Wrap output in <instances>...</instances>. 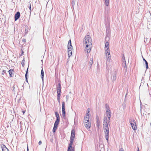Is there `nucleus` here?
<instances>
[{"instance_id": "f257e3e1", "label": "nucleus", "mask_w": 151, "mask_h": 151, "mask_svg": "<svg viewBox=\"0 0 151 151\" xmlns=\"http://www.w3.org/2000/svg\"><path fill=\"white\" fill-rule=\"evenodd\" d=\"M92 40L90 36H86L84 39L83 44L86 45L85 51L87 53H89L91 50V48L92 45Z\"/></svg>"}, {"instance_id": "f03ea898", "label": "nucleus", "mask_w": 151, "mask_h": 151, "mask_svg": "<svg viewBox=\"0 0 151 151\" xmlns=\"http://www.w3.org/2000/svg\"><path fill=\"white\" fill-rule=\"evenodd\" d=\"M109 43L107 41H106L105 44V50L106 60L108 61H109L111 59V56L109 52Z\"/></svg>"}, {"instance_id": "7ed1b4c3", "label": "nucleus", "mask_w": 151, "mask_h": 151, "mask_svg": "<svg viewBox=\"0 0 151 151\" xmlns=\"http://www.w3.org/2000/svg\"><path fill=\"white\" fill-rule=\"evenodd\" d=\"M75 130L74 129H72L71 130V136L70 139V142L69 144L68 148V151H70L72 147L73 140L75 138Z\"/></svg>"}, {"instance_id": "20e7f679", "label": "nucleus", "mask_w": 151, "mask_h": 151, "mask_svg": "<svg viewBox=\"0 0 151 151\" xmlns=\"http://www.w3.org/2000/svg\"><path fill=\"white\" fill-rule=\"evenodd\" d=\"M129 122L132 129L135 130H136L137 129V126L135 120L132 118H130L129 119Z\"/></svg>"}, {"instance_id": "39448f33", "label": "nucleus", "mask_w": 151, "mask_h": 151, "mask_svg": "<svg viewBox=\"0 0 151 151\" xmlns=\"http://www.w3.org/2000/svg\"><path fill=\"white\" fill-rule=\"evenodd\" d=\"M110 122V119H107L106 116L104 117V121L103 122V126L104 125H108L109 124V123Z\"/></svg>"}, {"instance_id": "423d86ee", "label": "nucleus", "mask_w": 151, "mask_h": 151, "mask_svg": "<svg viewBox=\"0 0 151 151\" xmlns=\"http://www.w3.org/2000/svg\"><path fill=\"white\" fill-rule=\"evenodd\" d=\"M62 113L63 117L65 118V103L64 101H63L62 102Z\"/></svg>"}, {"instance_id": "0eeeda50", "label": "nucleus", "mask_w": 151, "mask_h": 151, "mask_svg": "<svg viewBox=\"0 0 151 151\" xmlns=\"http://www.w3.org/2000/svg\"><path fill=\"white\" fill-rule=\"evenodd\" d=\"M20 16V13L19 12H17L15 14L14 16V19L15 21L18 19Z\"/></svg>"}, {"instance_id": "6e6552de", "label": "nucleus", "mask_w": 151, "mask_h": 151, "mask_svg": "<svg viewBox=\"0 0 151 151\" xmlns=\"http://www.w3.org/2000/svg\"><path fill=\"white\" fill-rule=\"evenodd\" d=\"M84 125L86 128L87 129L90 128L91 126V122H84Z\"/></svg>"}, {"instance_id": "1a4fd4ad", "label": "nucleus", "mask_w": 151, "mask_h": 151, "mask_svg": "<svg viewBox=\"0 0 151 151\" xmlns=\"http://www.w3.org/2000/svg\"><path fill=\"white\" fill-rule=\"evenodd\" d=\"M9 73L10 77H13L14 71V69H10L9 70Z\"/></svg>"}, {"instance_id": "9d476101", "label": "nucleus", "mask_w": 151, "mask_h": 151, "mask_svg": "<svg viewBox=\"0 0 151 151\" xmlns=\"http://www.w3.org/2000/svg\"><path fill=\"white\" fill-rule=\"evenodd\" d=\"M55 115L56 117V121H60V118L59 115V114L58 112L57 111H56L55 112Z\"/></svg>"}, {"instance_id": "9b49d317", "label": "nucleus", "mask_w": 151, "mask_h": 151, "mask_svg": "<svg viewBox=\"0 0 151 151\" xmlns=\"http://www.w3.org/2000/svg\"><path fill=\"white\" fill-rule=\"evenodd\" d=\"M103 127L104 132L109 131L108 125H104Z\"/></svg>"}, {"instance_id": "f8f14e48", "label": "nucleus", "mask_w": 151, "mask_h": 151, "mask_svg": "<svg viewBox=\"0 0 151 151\" xmlns=\"http://www.w3.org/2000/svg\"><path fill=\"white\" fill-rule=\"evenodd\" d=\"M106 113L108 119H110V118L111 116L110 110H107Z\"/></svg>"}, {"instance_id": "ddd939ff", "label": "nucleus", "mask_w": 151, "mask_h": 151, "mask_svg": "<svg viewBox=\"0 0 151 151\" xmlns=\"http://www.w3.org/2000/svg\"><path fill=\"white\" fill-rule=\"evenodd\" d=\"M93 57H92V58H90V60L89 61V63L90 65V66H89V69H90L91 68V67L92 65L93 64Z\"/></svg>"}, {"instance_id": "4468645a", "label": "nucleus", "mask_w": 151, "mask_h": 151, "mask_svg": "<svg viewBox=\"0 0 151 151\" xmlns=\"http://www.w3.org/2000/svg\"><path fill=\"white\" fill-rule=\"evenodd\" d=\"M105 133V138L107 140V141H108L109 139V131L104 132Z\"/></svg>"}, {"instance_id": "2eb2a0df", "label": "nucleus", "mask_w": 151, "mask_h": 151, "mask_svg": "<svg viewBox=\"0 0 151 151\" xmlns=\"http://www.w3.org/2000/svg\"><path fill=\"white\" fill-rule=\"evenodd\" d=\"M89 116H85L84 119V122H89Z\"/></svg>"}, {"instance_id": "dca6fc26", "label": "nucleus", "mask_w": 151, "mask_h": 151, "mask_svg": "<svg viewBox=\"0 0 151 151\" xmlns=\"http://www.w3.org/2000/svg\"><path fill=\"white\" fill-rule=\"evenodd\" d=\"M3 151H9L8 149L6 147L5 145H3L2 147Z\"/></svg>"}, {"instance_id": "f3484780", "label": "nucleus", "mask_w": 151, "mask_h": 151, "mask_svg": "<svg viewBox=\"0 0 151 151\" xmlns=\"http://www.w3.org/2000/svg\"><path fill=\"white\" fill-rule=\"evenodd\" d=\"M72 49H68V55L69 57H70L72 54Z\"/></svg>"}, {"instance_id": "a211bd4d", "label": "nucleus", "mask_w": 151, "mask_h": 151, "mask_svg": "<svg viewBox=\"0 0 151 151\" xmlns=\"http://www.w3.org/2000/svg\"><path fill=\"white\" fill-rule=\"evenodd\" d=\"M73 47L71 45V43H68V49H72Z\"/></svg>"}, {"instance_id": "6ab92c4d", "label": "nucleus", "mask_w": 151, "mask_h": 151, "mask_svg": "<svg viewBox=\"0 0 151 151\" xmlns=\"http://www.w3.org/2000/svg\"><path fill=\"white\" fill-rule=\"evenodd\" d=\"M143 60L145 61V64L146 66V69H147L148 68V63L144 58H143Z\"/></svg>"}, {"instance_id": "aec40b11", "label": "nucleus", "mask_w": 151, "mask_h": 151, "mask_svg": "<svg viewBox=\"0 0 151 151\" xmlns=\"http://www.w3.org/2000/svg\"><path fill=\"white\" fill-rule=\"evenodd\" d=\"M122 66L124 68L127 69L126 63L125 61H122Z\"/></svg>"}, {"instance_id": "412c9836", "label": "nucleus", "mask_w": 151, "mask_h": 151, "mask_svg": "<svg viewBox=\"0 0 151 151\" xmlns=\"http://www.w3.org/2000/svg\"><path fill=\"white\" fill-rule=\"evenodd\" d=\"M41 78L42 80V81H43V78H44V71L43 70V69H42L41 70Z\"/></svg>"}, {"instance_id": "4be33fe9", "label": "nucleus", "mask_w": 151, "mask_h": 151, "mask_svg": "<svg viewBox=\"0 0 151 151\" xmlns=\"http://www.w3.org/2000/svg\"><path fill=\"white\" fill-rule=\"evenodd\" d=\"M116 75L115 73L112 76V81H114L116 80Z\"/></svg>"}, {"instance_id": "5701e85b", "label": "nucleus", "mask_w": 151, "mask_h": 151, "mask_svg": "<svg viewBox=\"0 0 151 151\" xmlns=\"http://www.w3.org/2000/svg\"><path fill=\"white\" fill-rule=\"evenodd\" d=\"M57 90H61V85L60 83H58L57 87Z\"/></svg>"}, {"instance_id": "b1692460", "label": "nucleus", "mask_w": 151, "mask_h": 151, "mask_svg": "<svg viewBox=\"0 0 151 151\" xmlns=\"http://www.w3.org/2000/svg\"><path fill=\"white\" fill-rule=\"evenodd\" d=\"M105 107H106V111L107 110H110L109 109V105L108 104H106Z\"/></svg>"}, {"instance_id": "393cba45", "label": "nucleus", "mask_w": 151, "mask_h": 151, "mask_svg": "<svg viewBox=\"0 0 151 151\" xmlns=\"http://www.w3.org/2000/svg\"><path fill=\"white\" fill-rule=\"evenodd\" d=\"M59 122H60V121H55L54 123V126L58 127V125L59 123Z\"/></svg>"}, {"instance_id": "a878e982", "label": "nucleus", "mask_w": 151, "mask_h": 151, "mask_svg": "<svg viewBox=\"0 0 151 151\" xmlns=\"http://www.w3.org/2000/svg\"><path fill=\"white\" fill-rule=\"evenodd\" d=\"M96 127L97 128V129L98 131H99V130L100 127V123L99 124H96Z\"/></svg>"}, {"instance_id": "bb28decb", "label": "nucleus", "mask_w": 151, "mask_h": 151, "mask_svg": "<svg viewBox=\"0 0 151 151\" xmlns=\"http://www.w3.org/2000/svg\"><path fill=\"white\" fill-rule=\"evenodd\" d=\"M105 4L106 5L108 6L109 5V0H104Z\"/></svg>"}, {"instance_id": "cd10ccee", "label": "nucleus", "mask_w": 151, "mask_h": 151, "mask_svg": "<svg viewBox=\"0 0 151 151\" xmlns=\"http://www.w3.org/2000/svg\"><path fill=\"white\" fill-rule=\"evenodd\" d=\"M57 95L60 96L61 93V90H57Z\"/></svg>"}, {"instance_id": "c85d7f7f", "label": "nucleus", "mask_w": 151, "mask_h": 151, "mask_svg": "<svg viewBox=\"0 0 151 151\" xmlns=\"http://www.w3.org/2000/svg\"><path fill=\"white\" fill-rule=\"evenodd\" d=\"M28 68H27V70L26 71V73L25 74V77L26 78V80H27V73H28Z\"/></svg>"}, {"instance_id": "c756f323", "label": "nucleus", "mask_w": 151, "mask_h": 151, "mask_svg": "<svg viewBox=\"0 0 151 151\" xmlns=\"http://www.w3.org/2000/svg\"><path fill=\"white\" fill-rule=\"evenodd\" d=\"M76 0H72V5L73 7L74 6L75 4V3L76 2Z\"/></svg>"}, {"instance_id": "7c9ffc66", "label": "nucleus", "mask_w": 151, "mask_h": 151, "mask_svg": "<svg viewBox=\"0 0 151 151\" xmlns=\"http://www.w3.org/2000/svg\"><path fill=\"white\" fill-rule=\"evenodd\" d=\"M25 63V61L24 59L23 60H22V63H21L22 65L23 66H24V65Z\"/></svg>"}, {"instance_id": "2f4dec72", "label": "nucleus", "mask_w": 151, "mask_h": 151, "mask_svg": "<svg viewBox=\"0 0 151 151\" xmlns=\"http://www.w3.org/2000/svg\"><path fill=\"white\" fill-rule=\"evenodd\" d=\"M25 32L26 33H27L28 31V27H26L25 30Z\"/></svg>"}, {"instance_id": "473e14b6", "label": "nucleus", "mask_w": 151, "mask_h": 151, "mask_svg": "<svg viewBox=\"0 0 151 151\" xmlns=\"http://www.w3.org/2000/svg\"><path fill=\"white\" fill-rule=\"evenodd\" d=\"M29 10H30V12L31 13L32 10H31V3H30V1L29 2Z\"/></svg>"}, {"instance_id": "72a5a7b5", "label": "nucleus", "mask_w": 151, "mask_h": 151, "mask_svg": "<svg viewBox=\"0 0 151 151\" xmlns=\"http://www.w3.org/2000/svg\"><path fill=\"white\" fill-rule=\"evenodd\" d=\"M60 96L57 95V99L58 100H59L60 99Z\"/></svg>"}, {"instance_id": "f704fd0d", "label": "nucleus", "mask_w": 151, "mask_h": 151, "mask_svg": "<svg viewBox=\"0 0 151 151\" xmlns=\"http://www.w3.org/2000/svg\"><path fill=\"white\" fill-rule=\"evenodd\" d=\"M122 61H125V58L124 57V55H123V56H122Z\"/></svg>"}, {"instance_id": "c9c22d12", "label": "nucleus", "mask_w": 151, "mask_h": 151, "mask_svg": "<svg viewBox=\"0 0 151 151\" xmlns=\"http://www.w3.org/2000/svg\"><path fill=\"white\" fill-rule=\"evenodd\" d=\"M67 151H68V150H67ZM70 151H75L74 148V147H73L72 148V147Z\"/></svg>"}, {"instance_id": "e433bc0d", "label": "nucleus", "mask_w": 151, "mask_h": 151, "mask_svg": "<svg viewBox=\"0 0 151 151\" xmlns=\"http://www.w3.org/2000/svg\"><path fill=\"white\" fill-rule=\"evenodd\" d=\"M96 124H99L100 123L99 119L96 120Z\"/></svg>"}, {"instance_id": "4c0bfd02", "label": "nucleus", "mask_w": 151, "mask_h": 151, "mask_svg": "<svg viewBox=\"0 0 151 151\" xmlns=\"http://www.w3.org/2000/svg\"><path fill=\"white\" fill-rule=\"evenodd\" d=\"M58 127H57V126H54V127H53V128L54 129H57V128H58Z\"/></svg>"}, {"instance_id": "58836bf2", "label": "nucleus", "mask_w": 151, "mask_h": 151, "mask_svg": "<svg viewBox=\"0 0 151 151\" xmlns=\"http://www.w3.org/2000/svg\"><path fill=\"white\" fill-rule=\"evenodd\" d=\"M56 129L53 128V129H52V132L53 133H54L56 131Z\"/></svg>"}, {"instance_id": "ea45409f", "label": "nucleus", "mask_w": 151, "mask_h": 151, "mask_svg": "<svg viewBox=\"0 0 151 151\" xmlns=\"http://www.w3.org/2000/svg\"><path fill=\"white\" fill-rule=\"evenodd\" d=\"M89 111H88V112H87V115H86V116H89Z\"/></svg>"}, {"instance_id": "a19ab883", "label": "nucleus", "mask_w": 151, "mask_h": 151, "mask_svg": "<svg viewBox=\"0 0 151 151\" xmlns=\"http://www.w3.org/2000/svg\"><path fill=\"white\" fill-rule=\"evenodd\" d=\"M5 73V70H3L2 71V74L3 75Z\"/></svg>"}, {"instance_id": "79ce46f5", "label": "nucleus", "mask_w": 151, "mask_h": 151, "mask_svg": "<svg viewBox=\"0 0 151 151\" xmlns=\"http://www.w3.org/2000/svg\"><path fill=\"white\" fill-rule=\"evenodd\" d=\"M41 144H42V142H41V141H39V142L38 143L39 145H41Z\"/></svg>"}, {"instance_id": "37998d69", "label": "nucleus", "mask_w": 151, "mask_h": 151, "mask_svg": "<svg viewBox=\"0 0 151 151\" xmlns=\"http://www.w3.org/2000/svg\"><path fill=\"white\" fill-rule=\"evenodd\" d=\"M96 120L99 119V117L98 116H96Z\"/></svg>"}, {"instance_id": "c03bdc74", "label": "nucleus", "mask_w": 151, "mask_h": 151, "mask_svg": "<svg viewBox=\"0 0 151 151\" xmlns=\"http://www.w3.org/2000/svg\"><path fill=\"white\" fill-rule=\"evenodd\" d=\"M119 151H124L122 148H121L119 150Z\"/></svg>"}, {"instance_id": "a18cd8bd", "label": "nucleus", "mask_w": 151, "mask_h": 151, "mask_svg": "<svg viewBox=\"0 0 151 151\" xmlns=\"http://www.w3.org/2000/svg\"><path fill=\"white\" fill-rule=\"evenodd\" d=\"M22 41L23 42H26V40L25 39H22Z\"/></svg>"}, {"instance_id": "49530a36", "label": "nucleus", "mask_w": 151, "mask_h": 151, "mask_svg": "<svg viewBox=\"0 0 151 151\" xmlns=\"http://www.w3.org/2000/svg\"><path fill=\"white\" fill-rule=\"evenodd\" d=\"M68 43H71V40H70L69 41H68Z\"/></svg>"}, {"instance_id": "de8ad7c7", "label": "nucleus", "mask_w": 151, "mask_h": 151, "mask_svg": "<svg viewBox=\"0 0 151 151\" xmlns=\"http://www.w3.org/2000/svg\"><path fill=\"white\" fill-rule=\"evenodd\" d=\"M13 88H13V91H15V90H14V89H15V87H14V86Z\"/></svg>"}, {"instance_id": "09e8293b", "label": "nucleus", "mask_w": 151, "mask_h": 151, "mask_svg": "<svg viewBox=\"0 0 151 151\" xmlns=\"http://www.w3.org/2000/svg\"><path fill=\"white\" fill-rule=\"evenodd\" d=\"M22 112L23 114H24V113H25V111H22Z\"/></svg>"}, {"instance_id": "8fccbe9b", "label": "nucleus", "mask_w": 151, "mask_h": 151, "mask_svg": "<svg viewBox=\"0 0 151 151\" xmlns=\"http://www.w3.org/2000/svg\"><path fill=\"white\" fill-rule=\"evenodd\" d=\"M58 102L59 103H60V100H58Z\"/></svg>"}, {"instance_id": "3c124183", "label": "nucleus", "mask_w": 151, "mask_h": 151, "mask_svg": "<svg viewBox=\"0 0 151 151\" xmlns=\"http://www.w3.org/2000/svg\"><path fill=\"white\" fill-rule=\"evenodd\" d=\"M137 151H139V148L138 147V150H137Z\"/></svg>"}, {"instance_id": "603ef678", "label": "nucleus", "mask_w": 151, "mask_h": 151, "mask_svg": "<svg viewBox=\"0 0 151 151\" xmlns=\"http://www.w3.org/2000/svg\"><path fill=\"white\" fill-rule=\"evenodd\" d=\"M22 88H23V89L24 88V86H22Z\"/></svg>"}, {"instance_id": "864d4df0", "label": "nucleus", "mask_w": 151, "mask_h": 151, "mask_svg": "<svg viewBox=\"0 0 151 151\" xmlns=\"http://www.w3.org/2000/svg\"><path fill=\"white\" fill-rule=\"evenodd\" d=\"M26 81L27 82V80H26Z\"/></svg>"}, {"instance_id": "5fc2aeb1", "label": "nucleus", "mask_w": 151, "mask_h": 151, "mask_svg": "<svg viewBox=\"0 0 151 151\" xmlns=\"http://www.w3.org/2000/svg\"><path fill=\"white\" fill-rule=\"evenodd\" d=\"M145 39H147V38H146Z\"/></svg>"}, {"instance_id": "6e6d98bb", "label": "nucleus", "mask_w": 151, "mask_h": 151, "mask_svg": "<svg viewBox=\"0 0 151 151\" xmlns=\"http://www.w3.org/2000/svg\"><path fill=\"white\" fill-rule=\"evenodd\" d=\"M27 151H28V149L27 148Z\"/></svg>"}]
</instances>
